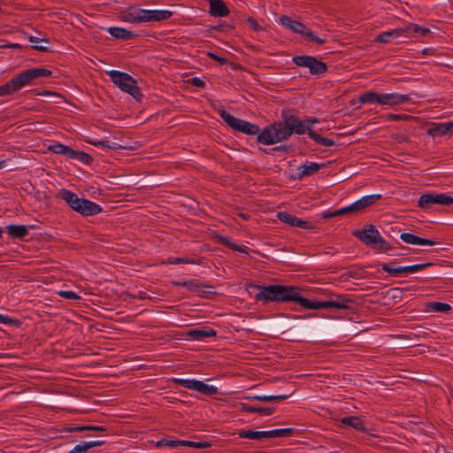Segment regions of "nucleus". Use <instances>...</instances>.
Listing matches in <instances>:
<instances>
[{"mask_svg": "<svg viewBox=\"0 0 453 453\" xmlns=\"http://www.w3.org/2000/svg\"><path fill=\"white\" fill-rule=\"evenodd\" d=\"M259 292L255 298L265 303L268 302H295L297 288L283 285H269L259 287Z\"/></svg>", "mask_w": 453, "mask_h": 453, "instance_id": "1", "label": "nucleus"}, {"mask_svg": "<svg viewBox=\"0 0 453 453\" xmlns=\"http://www.w3.org/2000/svg\"><path fill=\"white\" fill-rule=\"evenodd\" d=\"M173 15L166 10H144L131 6L122 13V20L131 23L166 20Z\"/></svg>", "mask_w": 453, "mask_h": 453, "instance_id": "2", "label": "nucleus"}, {"mask_svg": "<svg viewBox=\"0 0 453 453\" xmlns=\"http://www.w3.org/2000/svg\"><path fill=\"white\" fill-rule=\"evenodd\" d=\"M58 197L64 200L69 207L83 216H93L100 213L102 208L97 203L85 198H80L75 193L62 188Z\"/></svg>", "mask_w": 453, "mask_h": 453, "instance_id": "3", "label": "nucleus"}, {"mask_svg": "<svg viewBox=\"0 0 453 453\" xmlns=\"http://www.w3.org/2000/svg\"><path fill=\"white\" fill-rule=\"evenodd\" d=\"M353 235L373 250L381 251L393 250V246L380 234V232L372 224L365 225L362 229L354 231Z\"/></svg>", "mask_w": 453, "mask_h": 453, "instance_id": "4", "label": "nucleus"}, {"mask_svg": "<svg viewBox=\"0 0 453 453\" xmlns=\"http://www.w3.org/2000/svg\"><path fill=\"white\" fill-rule=\"evenodd\" d=\"M106 74L111 78V81L119 87L122 91L130 94L134 99L141 100L142 94L137 86L136 81L128 73L119 71H107Z\"/></svg>", "mask_w": 453, "mask_h": 453, "instance_id": "5", "label": "nucleus"}, {"mask_svg": "<svg viewBox=\"0 0 453 453\" xmlns=\"http://www.w3.org/2000/svg\"><path fill=\"white\" fill-rule=\"evenodd\" d=\"M219 116L229 127L236 131H240L247 134H257L260 130L258 126L235 118L230 115L224 109L219 110Z\"/></svg>", "mask_w": 453, "mask_h": 453, "instance_id": "6", "label": "nucleus"}, {"mask_svg": "<svg viewBox=\"0 0 453 453\" xmlns=\"http://www.w3.org/2000/svg\"><path fill=\"white\" fill-rule=\"evenodd\" d=\"M173 382L189 389H194L196 392L204 395H225L226 393L221 392L217 387L213 385H209L201 380H181V379H173Z\"/></svg>", "mask_w": 453, "mask_h": 453, "instance_id": "7", "label": "nucleus"}, {"mask_svg": "<svg viewBox=\"0 0 453 453\" xmlns=\"http://www.w3.org/2000/svg\"><path fill=\"white\" fill-rule=\"evenodd\" d=\"M292 60L298 66L309 68L310 73L312 75H320L327 71L326 64L314 57L296 56Z\"/></svg>", "mask_w": 453, "mask_h": 453, "instance_id": "8", "label": "nucleus"}, {"mask_svg": "<svg viewBox=\"0 0 453 453\" xmlns=\"http://www.w3.org/2000/svg\"><path fill=\"white\" fill-rule=\"evenodd\" d=\"M449 205L453 203V197L445 194H424L419 197L418 206L422 209H429L432 204Z\"/></svg>", "mask_w": 453, "mask_h": 453, "instance_id": "9", "label": "nucleus"}, {"mask_svg": "<svg viewBox=\"0 0 453 453\" xmlns=\"http://www.w3.org/2000/svg\"><path fill=\"white\" fill-rule=\"evenodd\" d=\"M51 71L46 68H31L20 73L19 75L23 82V85L26 86L35 79L39 77H49L51 75Z\"/></svg>", "mask_w": 453, "mask_h": 453, "instance_id": "10", "label": "nucleus"}, {"mask_svg": "<svg viewBox=\"0 0 453 453\" xmlns=\"http://www.w3.org/2000/svg\"><path fill=\"white\" fill-rule=\"evenodd\" d=\"M280 23L282 26L289 28L294 33L302 35L303 37H306L307 34L310 31V29L307 28L303 23L299 22L297 20H293L288 16L286 15H283L280 18Z\"/></svg>", "mask_w": 453, "mask_h": 453, "instance_id": "11", "label": "nucleus"}, {"mask_svg": "<svg viewBox=\"0 0 453 453\" xmlns=\"http://www.w3.org/2000/svg\"><path fill=\"white\" fill-rule=\"evenodd\" d=\"M429 136H444L453 134V121L447 123H432L431 127L426 131Z\"/></svg>", "mask_w": 453, "mask_h": 453, "instance_id": "12", "label": "nucleus"}, {"mask_svg": "<svg viewBox=\"0 0 453 453\" xmlns=\"http://www.w3.org/2000/svg\"><path fill=\"white\" fill-rule=\"evenodd\" d=\"M283 119H285V123L288 125L289 128L291 129L292 133H296L298 134H303L304 133H307V128L304 124L300 121L296 116L288 114V112H286L283 111L282 112Z\"/></svg>", "mask_w": 453, "mask_h": 453, "instance_id": "13", "label": "nucleus"}, {"mask_svg": "<svg viewBox=\"0 0 453 453\" xmlns=\"http://www.w3.org/2000/svg\"><path fill=\"white\" fill-rule=\"evenodd\" d=\"M257 141L263 144H274L277 142V133L274 124L266 127L258 134Z\"/></svg>", "mask_w": 453, "mask_h": 453, "instance_id": "14", "label": "nucleus"}, {"mask_svg": "<svg viewBox=\"0 0 453 453\" xmlns=\"http://www.w3.org/2000/svg\"><path fill=\"white\" fill-rule=\"evenodd\" d=\"M24 87L19 75L12 79L7 83L0 86V96H11Z\"/></svg>", "mask_w": 453, "mask_h": 453, "instance_id": "15", "label": "nucleus"}, {"mask_svg": "<svg viewBox=\"0 0 453 453\" xmlns=\"http://www.w3.org/2000/svg\"><path fill=\"white\" fill-rule=\"evenodd\" d=\"M410 100L409 95L382 94L380 104L395 106L407 103Z\"/></svg>", "mask_w": 453, "mask_h": 453, "instance_id": "16", "label": "nucleus"}, {"mask_svg": "<svg viewBox=\"0 0 453 453\" xmlns=\"http://www.w3.org/2000/svg\"><path fill=\"white\" fill-rule=\"evenodd\" d=\"M210 14L214 17H226L229 10L223 0H209Z\"/></svg>", "mask_w": 453, "mask_h": 453, "instance_id": "17", "label": "nucleus"}, {"mask_svg": "<svg viewBox=\"0 0 453 453\" xmlns=\"http://www.w3.org/2000/svg\"><path fill=\"white\" fill-rule=\"evenodd\" d=\"M400 238L405 243L413 245H434L437 243L435 241L421 238L410 233L401 234Z\"/></svg>", "mask_w": 453, "mask_h": 453, "instance_id": "18", "label": "nucleus"}, {"mask_svg": "<svg viewBox=\"0 0 453 453\" xmlns=\"http://www.w3.org/2000/svg\"><path fill=\"white\" fill-rule=\"evenodd\" d=\"M398 37H405V34H404V28H398V29H394V30H391V31H387V32H384L380 35H378L376 36V39L375 41L376 42H382V43H387L391 39H395V38H398Z\"/></svg>", "mask_w": 453, "mask_h": 453, "instance_id": "19", "label": "nucleus"}, {"mask_svg": "<svg viewBox=\"0 0 453 453\" xmlns=\"http://www.w3.org/2000/svg\"><path fill=\"white\" fill-rule=\"evenodd\" d=\"M295 303H297L301 306L310 310H319L324 309L323 301H311L300 296L299 289L297 288L296 298Z\"/></svg>", "mask_w": 453, "mask_h": 453, "instance_id": "20", "label": "nucleus"}, {"mask_svg": "<svg viewBox=\"0 0 453 453\" xmlns=\"http://www.w3.org/2000/svg\"><path fill=\"white\" fill-rule=\"evenodd\" d=\"M380 195H371L362 197L361 199L353 203L356 212H358L365 209L366 207L373 204L376 201L380 199Z\"/></svg>", "mask_w": 453, "mask_h": 453, "instance_id": "21", "label": "nucleus"}, {"mask_svg": "<svg viewBox=\"0 0 453 453\" xmlns=\"http://www.w3.org/2000/svg\"><path fill=\"white\" fill-rule=\"evenodd\" d=\"M108 32L116 39L131 40L136 36L134 33L123 27H112L108 28Z\"/></svg>", "mask_w": 453, "mask_h": 453, "instance_id": "22", "label": "nucleus"}, {"mask_svg": "<svg viewBox=\"0 0 453 453\" xmlns=\"http://www.w3.org/2000/svg\"><path fill=\"white\" fill-rule=\"evenodd\" d=\"M404 28L405 38L411 36H426L430 33L429 28L419 27L416 24H410Z\"/></svg>", "mask_w": 453, "mask_h": 453, "instance_id": "23", "label": "nucleus"}, {"mask_svg": "<svg viewBox=\"0 0 453 453\" xmlns=\"http://www.w3.org/2000/svg\"><path fill=\"white\" fill-rule=\"evenodd\" d=\"M7 231L12 238L17 239H23L28 234L27 227L24 225H9Z\"/></svg>", "mask_w": 453, "mask_h": 453, "instance_id": "24", "label": "nucleus"}, {"mask_svg": "<svg viewBox=\"0 0 453 453\" xmlns=\"http://www.w3.org/2000/svg\"><path fill=\"white\" fill-rule=\"evenodd\" d=\"M320 167H321L320 165H319L317 163H313V162L304 164V165L299 166V168H298L299 178H302L303 176L312 175V174L316 173L320 169Z\"/></svg>", "mask_w": 453, "mask_h": 453, "instance_id": "25", "label": "nucleus"}, {"mask_svg": "<svg viewBox=\"0 0 453 453\" xmlns=\"http://www.w3.org/2000/svg\"><path fill=\"white\" fill-rule=\"evenodd\" d=\"M274 127L277 133V142L288 139L292 134L291 129L289 128L288 125L285 123V121L283 123H275Z\"/></svg>", "mask_w": 453, "mask_h": 453, "instance_id": "26", "label": "nucleus"}, {"mask_svg": "<svg viewBox=\"0 0 453 453\" xmlns=\"http://www.w3.org/2000/svg\"><path fill=\"white\" fill-rule=\"evenodd\" d=\"M215 238L217 239V241L220 244H222V245H224V246H226V247H227V248H229V249H231L233 250H236V251H239V252H242V253L248 254V250H247L246 247H241V246L232 242L227 237H224L222 235H219V234H215Z\"/></svg>", "mask_w": 453, "mask_h": 453, "instance_id": "27", "label": "nucleus"}, {"mask_svg": "<svg viewBox=\"0 0 453 453\" xmlns=\"http://www.w3.org/2000/svg\"><path fill=\"white\" fill-rule=\"evenodd\" d=\"M103 443V441H84L76 445L68 453H86L89 449L96 446H101Z\"/></svg>", "mask_w": 453, "mask_h": 453, "instance_id": "28", "label": "nucleus"}, {"mask_svg": "<svg viewBox=\"0 0 453 453\" xmlns=\"http://www.w3.org/2000/svg\"><path fill=\"white\" fill-rule=\"evenodd\" d=\"M307 134L315 142L319 145L329 147L335 144L333 140L318 134L311 128H307Z\"/></svg>", "mask_w": 453, "mask_h": 453, "instance_id": "29", "label": "nucleus"}, {"mask_svg": "<svg viewBox=\"0 0 453 453\" xmlns=\"http://www.w3.org/2000/svg\"><path fill=\"white\" fill-rule=\"evenodd\" d=\"M341 422L344 425L350 426L358 431H365L364 423L358 417H346L342 418Z\"/></svg>", "mask_w": 453, "mask_h": 453, "instance_id": "30", "label": "nucleus"}, {"mask_svg": "<svg viewBox=\"0 0 453 453\" xmlns=\"http://www.w3.org/2000/svg\"><path fill=\"white\" fill-rule=\"evenodd\" d=\"M188 335L196 339L203 340L206 337H212L216 335V332L212 329L204 330V329H193L188 332Z\"/></svg>", "mask_w": 453, "mask_h": 453, "instance_id": "31", "label": "nucleus"}, {"mask_svg": "<svg viewBox=\"0 0 453 453\" xmlns=\"http://www.w3.org/2000/svg\"><path fill=\"white\" fill-rule=\"evenodd\" d=\"M381 96L382 94H378L376 92H366L360 96L359 102L361 104H366V103H378L380 104L381 102Z\"/></svg>", "mask_w": 453, "mask_h": 453, "instance_id": "32", "label": "nucleus"}, {"mask_svg": "<svg viewBox=\"0 0 453 453\" xmlns=\"http://www.w3.org/2000/svg\"><path fill=\"white\" fill-rule=\"evenodd\" d=\"M240 438L261 441L265 438V431L245 430L239 433Z\"/></svg>", "mask_w": 453, "mask_h": 453, "instance_id": "33", "label": "nucleus"}, {"mask_svg": "<svg viewBox=\"0 0 453 453\" xmlns=\"http://www.w3.org/2000/svg\"><path fill=\"white\" fill-rule=\"evenodd\" d=\"M348 213H356V210L354 208V205L353 203L349 205V206H346L344 208H341L337 211H334V212H325L323 214V219H330V218H333V217H338V216H342V215H345V214H348Z\"/></svg>", "mask_w": 453, "mask_h": 453, "instance_id": "34", "label": "nucleus"}, {"mask_svg": "<svg viewBox=\"0 0 453 453\" xmlns=\"http://www.w3.org/2000/svg\"><path fill=\"white\" fill-rule=\"evenodd\" d=\"M292 433L291 428L274 429L271 431H265V438L286 437Z\"/></svg>", "mask_w": 453, "mask_h": 453, "instance_id": "35", "label": "nucleus"}, {"mask_svg": "<svg viewBox=\"0 0 453 453\" xmlns=\"http://www.w3.org/2000/svg\"><path fill=\"white\" fill-rule=\"evenodd\" d=\"M183 287H186L190 291L198 293L199 295L205 293L206 291L203 290V288H207V286L200 284L197 280L183 281Z\"/></svg>", "mask_w": 453, "mask_h": 453, "instance_id": "36", "label": "nucleus"}, {"mask_svg": "<svg viewBox=\"0 0 453 453\" xmlns=\"http://www.w3.org/2000/svg\"><path fill=\"white\" fill-rule=\"evenodd\" d=\"M434 265V263L428 262V263L418 264V265H409V266H401L402 267V273H416L418 271H420V270L425 269L426 267L432 266Z\"/></svg>", "mask_w": 453, "mask_h": 453, "instance_id": "37", "label": "nucleus"}, {"mask_svg": "<svg viewBox=\"0 0 453 453\" xmlns=\"http://www.w3.org/2000/svg\"><path fill=\"white\" fill-rule=\"evenodd\" d=\"M427 306L436 312H446L451 310V306L449 304L440 302L428 303Z\"/></svg>", "mask_w": 453, "mask_h": 453, "instance_id": "38", "label": "nucleus"}, {"mask_svg": "<svg viewBox=\"0 0 453 453\" xmlns=\"http://www.w3.org/2000/svg\"><path fill=\"white\" fill-rule=\"evenodd\" d=\"M277 218L282 223H285L287 225H289V226H293L296 216H294V215H292V214H290L288 212H286V211H279L277 213Z\"/></svg>", "mask_w": 453, "mask_h": 453, "instance_id": "39", "label": "nucleus"}, {"mask_svg": "<svg viewBox=\"0 0 453 453\" xmlns=\"http://www.w3.org/2000/svg\"><path fill=\"white\" fill-rule=\"evenodd\" d=\"M252 411L257 412L262 416H269L273 413L274 407L273 406H260V405H254L250 408Z\"/></svg>", "mask_w": 453, "mask_h": 453, "instance_id": "40", "label": "nucleus"}, {"mask_svg": "<svg viewBox=\"0 0 453 453\" xmlns=\"http://www.w3.org/2000/svg\"><path fill=\"white\" fill-rule=\"evenodd\" d=\"M89 142L95 146L107 148L110 150H118L121 148V146L117 144L116 142H111L109 141H92Z\"/></svg>", "mask_w": 453, "mask_h": 453, "instance_id": "41", "label": "nucleus"}, {"mask_svg": "<svg viewBox=\"0 0 453 453\" xmlns=\"http://www.w3.org/2000/svg\"><path fill=\"white\" fill-rule=\"evenodd\" d=\"M293 226L308 229V230H312L315 227L314 224L312 222L303 220L297 217H296V219H295Z\"/></svg>", "mask_w": 453, "mask_h": 453, "instance_id": "42", "label": "nucleus"}, {"mask_svg": "<svg viewBox=\"0 0 453 453\" xmlns=\"http://www.w3.org/2000/svg\"><path fill=\"white\" fill-rule=\"evenodd\" d=\"M381 269L388 273L390 275H397L399 273H402V267H392L389 264L384 263L381 265Z\"/></svg>", "mask_w": 453, "mask_h": 453, "instance_id": "43", "label": "nucleus"}, {"mask_svg": "<svg viewBox=\"0 0 453 453\" xmlns=\"http://www.w3.org/2000/svg\"><path fill=\"white\" fill-rule=\"evenodd\" d=\"M75 159L79 160L80 162L85 165H89L93 161V157L83 151H77V155H75Z\"/></svg>", "mask_w": 453, "mask_h": 453, "instance_id": "44", "label": "nucleus"}, {"mask_svg": "<svg viewBox=\"0 0 453 453\" xmlns=\"http://www.w3.org/2000/svg\"><path fill=\"white\" fill-rule=\"evenodd\" d=\"M67 148H68L67 145H64L62 143H56V144L50 145L49 147V150L56 154L65 156V152L67 151Z\"/></svg>", "mask_w": 453, "mask_h": 453, "instance_id": "45", "label": "nucleus"}, {"mask_svg": "<svg viewBox=\"0 0 453 453\" xmlns=\"http://www.w3.org/2000/svg\"><path fill=\"white\" fill-rule=\"evenodd\" d=\"M166 263L173 264V265H176V264H180V263L196 264V262L195 260H190V259L182 258V257H177V258L170 257Z\"/></svg>", "mask_w": 453, "mask_h": 453, "instance_id": "46", "label": "nucleus"}, {"mask_svg": "<svg viewBox=\"0 0 453 453\" xmlns=\"http://www.w3.org/2000/svg\"><path fill=\"white\" fill-rule=\"evenodd\" d=\"M334 301L337 303L342 304L343 306V309H348L349 308L348 303H353V300L347 298L346 296H337L336 300H334Z\"/></svg>", "mask_w": 453, "mask_h": 453, "instance_id": "47", "label": "nucleus"}, {"mask_svg": "<svg viewBox=\"0 0 453 453\" xmlns=\"http://www.w3.org/2000/svg\"><path fill=\"white\" fill-rule=\"evenodd\" d=\"M323 304H324V309H331V308H334V309H338V310L343 309V306L340 303H337L334 300L323 301Z\"/></svg>", "mask_w": 453, "mask_h": 453, "instance_id": "48", "label": "nucleus"}, {"mask_svg": "<svg viewBox=\"0 0 453 453\" xmlns=\"http://www.w3.org/2000/svg\"><path fill=\"white\" fill-rule=\"evenodd\" d=\"M306 39L311 41V42H315L319 44H324L326 43V40L325 39H321L318 36H316L311 30L309 31V33L307 34Z\"/></svg>", "mask_w": 453, "mask_h": 453, "instance_id": "49", "label": "nucleus"}, {"mask_svg": "<svg viewBox=\"0 0 453 453\" xmlns=\"http://www.w3.org/2000/svg\"><path fill=\"white\" fill-rule=\"evenodd\" d=\"M59 295L66 299L77 300L80 296L73 291H61Z\"/></svg>", "mask_w": 453, "mask_h": 453, "instance_id": "50", "label": "nucleus"}, {"mask_svg": "<svg viewBox=\"0 0 453 453\" xmlns=\"http://www.w3.org/2000/svg\"><path fill=\"white\" fill-rule=\"evenodd\" d=\"M247 22L250 24V26L252 27L254 31L263 30V27L257 22V20L254 18L249 17L247 19Z\"/></svg>", "mask_w": 453, "mask_h": 453, "instance_id": "51", "label": "nucleus"}, {"mask_svg": "<svg viewBox=\"0 0 453 453\" xmlns=\"http://www.w3.org/2000/svg\"><path fill=\"white\" fill-rule=\"evenodd\" d=\"M0 323H4L5 325H17L18 320L8 316L0 314Z\"/></svg>", "mask_w": 453, "mask_h": 453, "instance_id": "52", "label": "nucleus"}, {"mask_svg": "<svg viewBox=\"0 0 453 453\" xmlns=\"http://www.w3.org/2000/svg\"><path fill=\"white\" fill-rule=\"evenodd\" d=\"M393 139L396 142H399V143H402V142H410V139L408 137V135L404 134H394L393 135Z\"/></svg>", "mask_w": 453, "mask_h": 453, "instance_id": "53", "label": "nucleus"}, {"mask_svg": "<svg viewBox=\"0 0 453 453\" xmlns=\"http://www.w3.org/2000/svg\"><path fill=\"white\" fill-rule=\"evenodd\" d=\"M188 82L195 86V87H197V88H203L205 86V83L203 81H202L201 79L197 78V77H193L191 78Z\"/></svg>", "mask_w": 453, "mask_h": 453, "instance_id": "54", "label": "nucleus"}, {"mask_svg": "<svg viewBox=\"0 0 453 453\" xmlns=\"http://www.w3.org/2000/svg\"><path fill=\"white\" fill-rule=\"evenodd\" d=\"M411 118V117L409 115H398V114H389L388 116V119H391V120H405V119H409Z\"/></svg>", "mask_w": 453, "mask_h": 453, "instance_id": "55", "label": "nucleus"}, {"mask_svg": "<svg viewBox=\"0 0 453 453\" xmlns=\"http://www.w3.org/2000/svg\"><path fill=\"white\" fill-rule=\"evenodd\" d=\"M208 56H209L211 59H213V60H215V61L219 62L220 65H226V64H227V60H226V58H221V57H219V56H217V55H216V54H214V53L209 52V53H208Z\"/></svg>", "mask_w": 453, "mask_h": 453, "instance_id": "56", "label": "nucleus"}, {"mask_svg": "<svg viewBox=\"0 0 453 453\" xmlns=\"http://www.w3.org/2000/svg\"><path fill=\"white\" fill-rule=\"evenodd\" d=\"M211 447V443L210 442H207V441H201V442H196V441H193V447L192 448H196V449H207V448H210Z\"/></svg>", "mask_w": 453, "mask_h": 453, "instance_id": "57", "label": "nucleus"}, {"mask_svg": "<svg viewBox=\"0 0 453 453\" xmlns=\"http://www.w3.org/2000/svg\"><path fill=\"white\" fill-rule=\"evenodd\" d=\"M165 446L171 447V448H176L180 446V441L177 440H165Z\"/></svg>", "mask_w": 453, "mask_h": 453, "instance_id": "58", "label": "nucleus"}, {"mask_svg": "<svg viewBox=\"0 0 453 453\" xmlns=\"http://www.w3.org/2000/svg\"><path fill=\"white\" fill-rule=\"evenodd\" d=\"M75 155H77V150H74L68 146L67 151L65 152V156H66L69 158L75 159Z\"/></svg>", "mask_w": 453, "mask_h": 453, "instance_id": "59", "label": "nucleus"}, {"mask_svg": "<svg viewBox=\"0 0 453 453\" xmlns=\"http://www.w3.org/2000/svg\"><path fill=\"white\" fill-rule=\"evenodd\" d=\"M32 48L36 50L42 51V52H50V51L49 47L44 46V45H33Z\"/></svg>", "mask_w": 453, "mask_h": 453, "instance_id": "60", "label": "nucleus"}, {"mask_svg": "<svg viewBox=\"0 0 453 453\" xmlns=\"http://www.w3.org/2000/svg\"><path fill=\"white\" fill-rule=\"evenodd\" d=\"M29 42L32 43H37L38 42H43L45 43H49V41L46 39H40L35 36H29Z\"/></svg>", "mask_w": 453, "mask_h": 453, "instance_id": "61", "label": "nucleus"}, {"mask_svg": "<svg viewBox=\"0 0 453 453\" xmlns=\"http://www.w3.org/2000/svg\"><path fill=\"white\" fill-rule=\"evenodd\" d=\"M43 95L51 96L58 97V98H62V96L59 94L55 93V92H50V91H45L43 93Z\"/></svg>", "mask_w": 453, "mask_h": 453, "instance_id": "62", "label": "nucleus"}, {"mask_svg": "<svg viewBox=\"0 0 453 453\" xmlns=\"http://www.w3.org/2000/svg\"><path fill=\"white\" fill-rule=\"evenodd\" d=\"M180 446L193 447V441H180Z\"/></svg>", "mask_w": 453, "mask_h": 453, "instance_id": "63", "label": "nucleus"}, {"mask_svg": "<svg viewBox=\"0 0 453 453\" xmlns=\"http://www.w3.org/2000/svg\"><path fill=\"white\" fill-rule=\"evenodd\" d=\"M287 149L288 148L285 146H277V147L273 148L271 150H273V151H286Z\"/></svg>", "mask_w": 453, "mask_h": 453, "instance_id": "64", "label": "nucleus"}]
</instances>
